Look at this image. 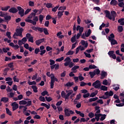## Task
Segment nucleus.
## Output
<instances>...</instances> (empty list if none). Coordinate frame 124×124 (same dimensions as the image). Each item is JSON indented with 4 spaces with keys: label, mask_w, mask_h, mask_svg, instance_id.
<instances>
[{
    "label": "nucleus",
    "mask_w": 124,
    "mask_h": 124,
    "mask_svg": "<svg viewBox=\"0 0 124 124\" xmlns=\"http://www.w3.org/2000/svg\"><path fill=\"white\" fill-rule=\"evenodd\" d=\"M28 41L29 42H31V43H33V37L31 36L30 38H29Z\"/></svg>",
    "instance_id": "69168bd1"
},
{
    "label": "nucleus",
    "mask_w": 124,
    "mask_h": 124,
    "mask_svg": "<svg viewBox=\"0 0 124 124\" xmlns=\"http://www.w3.org/2000/svg\"><path fill=\"white\" fill-rule=\"evenodd\" d=\"M39 52H40V49H39V48H36L35 49L34 53L36 55H37L38 54V53H39Z\"/></svg>",
    "instance_id": "4d7b16f0"
},
{
    "label": "nucleus",
    "mask_w": 124,
    "mask_h": 124,
    "mask_svg": "<svg viewBox=\"0 0 124 124\" xmlns=\"http://www.w3.org/2000/svg\"><path fill=\"white\" fill-rule=\"evenodd\" d=\"M114 38H115V35H114V33H112L108 37V41H110V40H112Z\"/></svg>",
    "instance_id": "aec40b11"
},
{
    "label": "nucleus",
    "mask_w": 124,
    "mask_h": 124,
    "mask_svg": "<svg viewBox=\"0 0 124 124\" xmlns=\"http://www.w3.org/2000/svg\"><path fill=\"white\" fill-rule=\"evenodd\" d=\"M64 62H66L64 63V66H68L69 65V67L70 68H72V67H73L74 63H73V62H71V59H70V58H69V57H66L64 59Z\"/></svg>",
    "instance_id": "f257e3e1"
},
{
    "label": "nucleus",
    "mask_w": 124,
    "mask_h": 124,
    "mask_svg": "<svg viewBox=\"0 0 124 124\" xmlns=\"http://www.w3.org/2000/svg\"><path fill=\"white\" fill-rule=\"evenodd\" d=\"M6 91L7 93H10L11 92H12V89H10V87H9V86H8L6 88Z\"/></svg>",
    "instance_id": "0e129e2a"
},
{
    "label": "nucleus",
    "mask_w": 124,
    "mask_h": 124,
    "mask_svg": "<svg viewBox=\"0 0 124 124\" xmlns=\"http://www.w3.org/2000/svg\"><path fill=\"white\" fill-rule=\"evenodd\" d=\"M9 8H10V6H7L5 7H2L1 8V10L2 11H7V10H8V9H9Z\"/></svg>",
    "instance_id": "f704fd0d"
},
{
    "label": "nucleus",
    "mask_w": 124,
    "mask_h": 124,
    "mask_svg": "<svg viewBox=\"0 0 124 124\" xmlns=\"http://www.w3.org/2000/svg\"><path fill=\"white\" fill-rule=\"evenodd\" d=\"M9 12L10 13H17L18 12V10L16 8L12 7L11 9L9 10Z\"/></svg>",
    "instance_id": "2eb2a0df"
},
{
    "label": "nucleus",
    "mask_w": 124,
    "mask_h": 124,
    "mask_svg": "<svg viewBox=\"0 0 124 124\" xmlns=\"http://www.w3.org/2000/svg\"><path fill=\"white\" fill-rule=\"evenodd\" d=\"M83 54H84V55H85V56L87 57V58H92V56L91 55V54L90 53H87V52H84L83 53Z\"/></svg>",
    "instance_id": "bf43d9fd"
},
{
    "label": "nucleus",
    "mask_w": 124,
    "mask_h": 124,
    "mask_svg": "<svg viewBox=\"0 0 124 124\" xmlns=\"http://www.w3.org/2000/svg\"><path fill=\"white\" fill-rule=\"evenodd\" d=\"M45 99L47 102H50V101H52V100H53V98H52L51 97L46 96Z\"/></svg>",
    "instance_id": "a18cd8bd"
},
{
    "label": "nucleus",
    "mask_w": 124,
    "mask_h": 124,
    "mask_svg": "<svg viewBox=\"0 0 124 124\" xmlns=\"http://www.w3.org/2000/svg\"><path fill=\"white\" fill-rule=\"evenodd\" d=\"M112 17H116L117 16V13L115 11H112L111 12Z\"/></svg>",
    "instance_id": "6e6d98bb"
},
{
    "label": "nucleus",
    "mask_w": 124,
    "mask_h": 124,
    "mask_svg": "<svg viewBox=\"0 0 124 124\" xmlns=\"http://www.w3.org/2000/svg\"><path fill=\"white\" fill-rule=\"evenodd\" d=\"M44 18V15H40L39 16V21H40V23L41 24H42V22L43 21Z\"/></svg>",
    "instance_id": "e433bc0d"
},
{
    "label": "nucleus",
    "mask_w": 124,
    "mask_h": 124,
    "mask_svg": "<svg viewBox=\"0 0 124 124\" xmlns=\"http://www.w3.org/2000/svg\"><path fill=\"white\" fill-rule=\"evenodd\" d=\"M51 81H50V89H53L54 88V83L55 82H58L59 79L57 78H55V76L53 75V76L50 77Z\"/></svg>",
    "instance_id": "7ed1b4c3"
},
{
    "label": "nucleus",
    "mask_w": 124,
    "mask_h": 124,
    "mask_svg": "<svg viewBox=\"0 0 124 124\" xmlns=\"http://www.w3.org/2000/svg\"><path fill=\"white\" fill-rule=\"evenodd\" d=\"M74 54V51L69 50L68 52L66 54V56H70Z\"/></svg>",
    "instance_id": "4c0bfd02"
},
{
    "label": "nucleus",
    "mask_w": 124,
    "mask_h": 124,
    "mask_svg": "<svg viewBox=\"0 0 124 124\" xmlns=\"http://www.w3.org/2000/svg\"><path fill=\"white\" fill-rule=\"evenodd\" d=\"M36 15V14L33 13V12H32L31 13V14L28 16V19H32V17H35Z\"/></svg>",
    "instance_id": "5701e85b"
},
{
    "label": "nucleus",
    "mask_w": 124,
    "mask_h": 124,
    "mask_svg": "<svg viewBox=\"0 0 124 124\" xmlns=\"http://www.w3.org/2000/svg\"><path fill=\"white\" fill-rule=\"evenodd\" d=\"M45 38H42V39H40L39 40H37L36 41V44L37 46H39L41 43H43V42L45 41Z\"/></svg>",
    "instance_id": "9b49d317"
},
{
    "label": "nucleus",
    "mask_w": 124,
    "mask_h": 124,
    "mask_svg": "<svg viewBox=\"0 0 124 124\" xmlns=\"http://www.w3.org/2000/svg\"><path fill=\"white\" fill-rule=\"evenodd\" d=\"M43 31L46 35H48V34H49V32H48V29H47V28H43Z\"/></svg>",
    "instance_id": "58836bf2"
},
{
    "label": "nucleus",
    "mask_w": 124,
    "mask_h": 124,
    "mask_svg": "<svg viewBox=\"0 0 124 124\" xmlns=\"http://www.w3.org/2000/svg\"><path fill=\"white\" fill-rule=\"evenodd\" d=\"M115 51L113 50H110L108 52V55L110 58L113 59V60H116L117 59V56H116V54H114Z\"/></svg>",
    "instance_id": "423d86ee"
},
{
    "label": "nucleus",
    "mask_w": 124,
    "mask_h": 124,
    "mask_svg": "<svg viewBox=\"0 0 124 124\" xmlns=\"http://www.w3.org/2000/svg\"><path fill=\"white\" fill-rule=\"evenodd\" d=\"M14 63L13 62H11L8 64V67H10V68H13L14 67Z\"/></svg>",
    "instance_id": "de8ad7c7"
},
{
    "label": "nucleus",
    "mask_w": 124,
    "mask_h": 124,
    "mask_svg": "<svg viewBox=\"0 0 124 124\" xmlns=\"http://www.w3.org/2000/svg\"><path fill=\"white\" fill-rule=\"evenodd\" d=\"M63 60H64V57H62L60 58H58V59H56V62H61L62 61H63Z\"/></svg>",
    "instance_id": "5fc2aeb1"
},
{
    "label": "nucleus",
    "mask_w": 124,
    "mask_h": 124,
    "mask_svg": "<svg viewBox=\"0 0 124 124\" xmlns=\"http://www.w3.org/2000/svg\"><path fill=\"white\" fill-rule=\"evenodd\" d=\"M0 17H5V16H7V13H3L2 11L0 12Z\"/></svg>",
    "instance_id": "a19ab883"
},
{
    "label": "nucleus",
    "mask_w": 124,
    "mask_h": 124,
    "mask_svg": "<svg viewBox=\"0 0 124 124\" xmlns=\"http://www.w3.org/2000/svg\"><path fill=\"white\" fill-rule=\"evenodd\" d=\"M110 5H117L118 1L116 0H111L110 3Z\"/></svg>",
    "instance_id": "cd10ccee"
},
{
    "label": "nucleus",
    "mask_w": 124,
    "mask_h": 124,
    "mask_svg": "<svg viewBox=\"0 0 124 124\" xmlns=\"http://www.w3.org/2000/svg\"><path fill=\"white\" fill-rule=\"evenodd\" d=\"M113 94H114V93L112 91L106 92L105 93V95L106 96H112Z\"/></svg>",
    "instance_id": "f3484780"
},
{
    "label": "nucleus",
    "mask_w": 124,
    "mask_h": 124,
    "mask_svg": "<svg viewBox=\"0 0 124 124\" xmlns=\"http://www.w3.org/2000/svg\"><path fill=\"white\" fill-rule=\"evenodd\" d=\"M11 32L9 31H7L6 32V36H7L8 38L9 39H11Z\"/></svg>",
    "instance_id": "09e8293b"
},
{
    "label": "nucleus",
    "mask_w": 124,
    "mask_h": 124,
    "mask_svg": "<svg viewBox=\"0 0 124 124\" xmlns=\"http://www.w3.org/2000/svg\"><path fill=\"white\" fill-rule=\"evenodd\" d=\"M13 80L14 82H17V83H19V79L17 78V76H15L14 77Z\"/></svg>",
    "instance_id": "864d4df0"
},
{
    "label": "nucleus",
    "mask_w": 124,
    "mask_h": 124,
    "mask_svg": "<svg viewBox=\"0 0 124 124\" xmlns=\"http://www.w3.org/2000/svg\"><path fill=\"white\" fill-rule=\"evenodd\" d=\"M107 75H108V74H107V72L104 71H101V79H104L105 77H107Z\"/></svg>",
    "instance_id": "4468645a"
},
{
    "label": "nucleus",
    "mask_w": 124,
    "mask_h": 124,
    "mask_svg": "<svg viewBox=\"0 0 124 124\" xmlns=\"http://www.w3.org/2000/svg\"><path fill=\"white\" fill-rule=\"evenodd\" d=\"M29 6H34V2L32 1H30L29 2Z\"/></svg>",
    "instance_id": "774afa93"
},
{
    "label": "nucleus",
    "mask_w": 124,
    "mask_h": 124,
    "mask_svg": "<svg viewBox=\"0 0 124 124\" xmlns=\"http://www.w3.org/2000/svg\"><path fill=\"white\" fill-rule=\"evenodd\" d=\"M80 43H81V45H83V46L84 45L85 48H87L89 45L88 43H86V41H85L83 40L81 41Z\"/></svg>",
    "instance_id": "6ab92c4d"
},
{
    "label": "nucleus",
    "mask_w": 124,
    "mask_h": 124,
    "mask_svg": "<svg viewBox=\"0 0 124 124\" xmlns=\"http://www.w3.org/2000/svg\"><path fill=\"white\" fill-rule=\"evenodd\" d=\"M118 31L120 32H122L123 31H124V28H123V26H120L118 27Z\"/></svg>",
    "instance_id": "e2e57ef3"
},
{
    "label": "nucleus",
    "mask_w": 124,
    "mask_h": 124,
    "mask_svg": "<svg viewBox=\"0 0 124 124\" xmlns=\"http://www.w3.org/2000/svg\"><path fill=\"white\" fill-rule=\"evenodd\" d=\"M75 112L76 114H77L78 115H79V116L80 117H82V118H85V114L81 112V111L76 110Z\"/></svg>",
    "instance_id": "a211bd4d"
},
{
    "label": "nucleus",
    "mask_w": 124,
    "mask_h": 124,
    "mask_svg": "<svg viewBox=\"0 0 124 124\" xmlns=\"http://www.w3.org/2000/svg\"><path fill=\"white\" fill-rule=\"evenodd\" d=\"M44 5H46V7L47 8H52L53 7V4L51 3H47L46 4L45 3Z\"/></svg>",
    "instance_id": "412c9836"
},
{
    "label": "nucleus",
    "mask_w": 124,
    "mask_h": 124,
    "mask_svg": "<svg viewBox=\"0 0 124 124\" xmlns=\"http://www.w3.org/2000/svg\"><path fill=\"white\" fill-rule=\"evenodd\" d=\"M73 93V91H70V92L68 93H67V94H66V95H65V97H64V99L65 100H66V99H69V96H70V95H71V94H72Z\"/></svg>",
    "instance_id": "ddd939ff"
},
{
    "label": "nucleus",
    "mask_w": 124,
    "mask_h": 124,
    "mask_svg": "<svg viewBox=\"0 0 124 124\" xmlns=\"http://www.w3.org/2000/svg\"><path fill=\"white\" fill-rule=\"evenodd\" d=\"M31 89H32L34 93H37V92H38L37 90V87H36L35 85H32L31 86Z\"/></svg>",
    "instance_id": "72a5a7b5"
},
{
    "label": "nucleus",
    "mask_w": 124,
    "mask_h": 124,
    "mask_svg": "<svg viewBox=\"0 0 124 124\" xmlns=\"http://www.w3.org/2000/svg\"><path fill=\"white\" fill-rule=\"evenodd\" d=\"M32 30L33 31H40V32H43V28H40V27H35V26H32L31 27Z\"/></svg>",
    "instance_id": "6e6552de"
},
{
    "label": "nucleus",
    "mask_w": 124,
    "mask_h": 124,
    "mask_svg": "<svg viewBox=\"0 0 124 124\" xmlns=\"http://www.w3.org/2000/svg\"><path fill=\"white\" fill-rule=\"evenodd\" d=\"M46 94H47V95H49V94H48V92H47V91H43V92L41 93V95H42L43 96H45V95H46Z\"/></svg>",
    "instance_id": "603ef678"
},
{
    "label": "nucleus",
    "mask_w": 124,
    "mask_h": 124,
    "mask_svg": "<svg viewBox=\"0 0 124 124\" xmlns=\"http://www.w3.org/2000/svg\"><path fill=\"white\" fill-rule=\"evenodd\" d=\"M9 100V99L7 97H2L0 101H2L3 102H4V103H7Z\"/></svg>",
    "instance_id": "c756f323"
},
{
    "label": "nucleus",
    "mask_w": 124,
    "mask_h": 124,
    "mask_svg": "<svg viewBox=\"0 0 124 124\" xmlns=\"http://www.w3.org/2000/svg\"><path fill=\"white\" fill-rule=\"evenodd\" d=\"M77 31L83 32L84 31V27H82L80 25H78L77 27Z\"/></svg>",
    "instance_id": "4be33fe9"
},
{
    "label": "nucleus",
    "mask_w": 124,
    "mask_h": 124,
    "mask_svg": "<svg viewBox=\"0 0 124 124\" xmlns=\"http://www.w3.org/2000/svg\"><path fill=\"white\" fill-rule=\"evenodd\" d=\"M6 111L7 115H9V116H12V113L11 112L10 110L8 108H6Z\"/></svg>",
    "instance_id": "ea45409f"
},
{
    "label": "nucleus",
    "mask_w": 124,
    "mask_h": 124,
    "mask_svg": "<svg viewBox=\"0 0 124 124\" xmlns=\"http://www.w3.org/2000/svg\"><path fill=\"white\" fill-rule=\"evenodd\" d=\"M118 5L120 7H123V9H122L121 11H122V12H124V2H120L118 4Z\"/></svg>",
    "instance_id": "a878e982"
},
{
    "label": "nucleus",
    "mask_w": 124,
    "mask_h": 124,
    "mask_svg": "<svg viewBox=\"0 0 124 124\" xmlns=\"http://www.w3.org/2000/svg\"><path fill=\"white\" fill-rule=\"evenodd\" d=\"M12 106L13 107V111H15V110H17L18 108H19V105L15 102L12 104Z\"/></svg>",
    "instance_id": "9d476101"
},
{
    "label": "nucleus",
    "mask_w": 124,
    "mask_h": 124,
    "mask_svg": "<svg viewBox=\"0 0 124 124\" xmlns=\"http://www.w3.org/2000/svg\"><path fill=\"white\" fill-rule=\"evenodd\" d=\"M105 13L106 14V18H108L109 20H112V16H111V13H110V11L108 10H105Z\"/></svg>",
    "instance_id": "1a4fd4ad"
},
{
    "label": "nucleus",
    "mask_w": 124,
    "mask_h": 124,
    "mask_svg": "<svg viewBox=\"0 0 124 124\" xmlns=\"http://www.w3.org/2000/svg\"><path fill=\"white\" fill-rule=\"evenodd\" d=\"M22 122H23V121H22V120L21 119H19V120L18 121H15L14 124H22Z\"/></svg>",
    "instance_id": "680f3d73"
},
{
    "label": "nucleus",
    "mask_w": 124,
    "mask_h": 124,
    "mask_svg": "<svg viewBox=\"0 0 124 124\" xmlns=\"http://www.w3.org/2000/svg\"><path fill=\"white\" fill-rule=\"evenodd\" d=\"M63 12H64V11L58 12V16L59 19H60V18H62V15H63Z\"/></svg>",
    "instance_id": "c85d7f7f"
},
{
    "label": "nucleus",
    "mask_w": 124,
    "mask_h": 124,
    "mask_svg": "<svg viewBox=\"0 0 124 124\" xmlns=\"http://www.w3.org/2000/svg\"><path fill=\"white\" fill-rule=\"evenodd\" d=\"M93 71L97 75H99V74H100V71L99 70V69H96Z\"/></svg>",
    "instance_id": "3c124183"
},
{
    "label": "nucleus",
    "mask_w": 124,
    "mask_h": 124,
    "mask_svg": "<svg viewBox=\"0 0 124 124\" xmlns=\"http://www.w3.org/2000/svg\"><path fill=\"white\" fill-rule=\"evenodd\" d=\"M4 19L6 21H9L11 20V16L7 15L5 16H4Z\"/></svg>",
    "instance_id": "37998d69"
},
{
    "label": "nucleus",
    "mask_w": 124,
    "mask_h": 124,
    "mask_svg": "<svg viewBox=\"0 0 124 124\" xmlns=\"http://www.w3.org/2000/svg\"><path fill=\"white\" fill-rule=\"evenodd\" d=\"M71 41L72 43H74L76 41V35H75L71 38Z\"/></svg>",
    "instance_id": "c03bdc74"
},
{
    "label": "nucleus",
    "mask_w": 124,
    "mask_h": 124,
    "mask_svg": "<svg viewBox=\"0 0 124 124\" xmlns=\"http://www.w3.org/2000/svg\"><path fill=\"white\" fill-rule=\"evenodd\" d=\"M89 67L90 69H95V68H97V67L95 65H89Z\"/></svg>",
    "instance_id": "49530a36"
},
{
    "label": "nucleus",
    "mask_w": 124,
    "mask_h": 124,
    "mask_svg": "<svg viewBox=\"0 0 124 124\" xmlns=\"http://www.w3.org/2000/svg\"><path fill=\"white\" fill-rule=\"evenodd\" d=\"M39 100L40 101H42L43 102H45L46 100H45V97L42 96H40L39 97Z\"/></svg>",
    "instance_id": "8fccbe9b"
},
{
    "label": "nucleus",
    "mask_w": 124,
    "mask_h": 124,
    "mask_svg": "<svg viewBox=\"0 0 124 124\" xmlns=\"http://www.w3.org/2000/svg\"><path fill=\"white\" fill-rule=\"evenodd\" d=\"M85 33L86 37H89V36L91 35V34L92 33V30H91V29H89L87 33L85 32Z\"/></svg>",
    "instance_id": "2f4dec72"
},
{
    "label": "nucleus",
    "mask_w": 124,
    "mask_h": 124,
    "mask_svg": "<svg viewBox=\"0 0 124 124\" xmlns=\"http://www.w3.org/2000/svg\"><path fill=\"white\" fill-rule=\"evenodd\" d=\"M37 75H38V74L36 73L33 76V77H32V80H36V79L37 78Z\"/></svg>",
    "instance_id": "052dcab7"
},
{
    "label": "nucleus",
    "mask_w": 124,
    "mask_h": 124,
    "mask_svg": "<svg viewBox=\"0 0 124 124\" xmlns=\"http://www.w3.org/2000/svg\"><path fill=\"white\" fill-rule=\"evenodd\" d=\"M49 62H50V65H53L55 63V61L52 59L49 60Z\"/></svg>",
    "instance_id": "338daca9"
},
{
    "label": "nucleus",
    "mask_w": 124,
    "mask_h": 124,
    "mask_svg": "<svg viewBox=\"0 0 124 124\" xmlns=\"http://www.w3.org/2000/svg\"><path fill=\"white\" fill-rule=\"evenodd\" d=\"M92 86H94L95 89H100L101 84L100 83V81L99 80H97L93 83Z\"/></svg>",
    "instance_id": "20e7f679"
},
{
    "label": "nucleus",
    "mask_w": 124,
    "mask_h": 124,
    "mask_svg": "<svg viewBox=\"0 0 124 124\" xmlns=\"http://www.w3.org/2000/svg\"><path fill=\"white\" fill-rule=\"evenodd\" d=\"M27 103V102L25 100H21L19 102V105H26Z\"/></svg>",
    "instance_id": "c9c22d12"
},
{
    "label": "nucleus",
    "mask_w": 124,
    "mask_h": 124,
    "mask_svg": "<svg viewBox=\"0 0 124 124\" xmlns=\"http://www.w3.org/2000/svg\"><path fill=\"white\" fill-rule=\"evenodd\" d=\"M106 119V114H102V116L101 117L100 120V121H104V119Z\"/></svg>",
    "instance_id": "13d9d810"
},
{
    "label": "nucleus",
    "mask_w": 124,
    "mask_h": 124,
    "mask_svg": "<svg viewBox=\"0 0 124 124\" xmlns=\"http://www.w3.org/2000/svg\"><path fill=\"white\" fill-rule=\"evenodd\" d=\"M73 85H74V83H73V82H68L64 85V87H69V88H70V87H72Z\"/></svg>",
    "instance_id": "bb28decb"
},
{
    "label": "nucleus",
    "mask_w": 124,
    "mask_h": 124,
    "mask_svg": "<svg viewBox=\"0 0 124 124\" xmlns=\"http://www.w3.org/2000/svg\"><path fill=\"white\" fill-rule=\"evenodd\" d=\"M64 113L65 116H66L67 117H70L71 114L72 115L74 114V111L70 110L69 108H65Z\"/></svg>",
    "instance_id": "39448f33"
},
{
    "label": "nucleus",
    "mask_w": 124,
    "mask_h": 124,
    "mask_svg": "<svg viewBox=\"0 0 124 124\" xmlns=\"http://www.w3.org/2000/svg\"><path fill=\"white\" fill-rule=\"evenodd\" d=\"M101 116H102V114H101V113L99 114H95V119H96L97 122H98V121H99V118L100 117H101Z\"/></svg>",
    "instance_id": "b1692460"
},
{
    "label": "nucleus",
    "mask_w": 124,
    "mask_h": 124,
    "mask_svg": "<svg viewBox=\"0 0 124 124\" xmlns=\"http://www.w3.org/2000/svg\"><path fill=\"white\" fill-rule=\"evenodd\" d=\"M109 42L111 43V45H116V44H118V42H117V40L115 39L110 40V41H109Z\"/></svg>",
    "instance_id": "393cba45"
},
{
    "label": "nucleus",
    "mask_w": 124,
    "mask_h": 124,
    "mask_svg": "<svg viewBox=\"0 0 124 124\" xmlns=\"http://www.w3.org/2000/svg\"><path fill=\"white\" fill-rule=\"evenodd\" d=\"M100 90L101 91H108V87H106L104 85H102L100 87Z\"/></svg>",
    "instance_id": "473e14b6"
},
{
    "label": "nucleus",
    "mask_w": 124,
    "mask_h": 124,
    "mask_svg": "<svg viewBox=\"0 0 124 124\" xmlns=\"http://www.w3.org/2000/svg\"><path fill=\"white\" fill-rule=\"evenodd\" d=\"M16 32L14 33V35L16 36H20V37H23V31H24V29L22 28H20L19 29H16Z\"/></svg>",
    "instance_id": "f03ea898"
},
{
    "label": "nucleus",
    "mask_w": 124,
    "mask_h": 124,
    "mask_svg": "<svg viewBox=\"0 0 124 124\" xmlns=\"http://www.w3.org/2000/svg\"><path fill=\"white\" fill-rule=\"evenodd\" d=\"M80 68V66L78 65H75L72 68L71 71H73V72L74 73H76L77 72V69H78V68Z\"/></svg>",
    "instance_id": "dca6fc26"
},
{
    "label": "nucleus",
    "mask_w": 124,
    "mask_h": 124,
    "mask_svg": "<svg viewBox=\"0 0 124 124\" xmlns=\"http://www.w3.org/2000/svg\"><path fill=\"white\" fill-rule=\"evenodd\" d=\"M98 99V97H95V98H91L89 99V101L87 102L88 103L89 102H93V101H96Z\"/></svg>",
    "instance_id": "7c9ffc66"
},
{
    "label": "nucleus",
    "mask_w": 124,
    "mask_h": 124,
    "mask_svg": "<svg viewBox=\"0 0 124 124\" xmlns=\"http://www.w3.org/2000/svg\"><path fill=\"white\" fill-rule=\"evenodd\" d=\"M89 75H90L91 78H93V77H94V76L95 75V72H94V71L90 72Z\"/></svg>",
    "instance_id": "79ce46f5"
},
{
    "label": "nucleus",
    "mask_w": 124,
    "mask_h": 124,
    "mask_svg": "<svg viewBox=\"0 0 124 124\" xmlns=\"http://www.w3.org/2000/svg\"><path fill=\"white\" fill-rule=\"evenodd\" d=\"M73 93V91H70V92L68 93H67V94H66V95H65V97H64V99L65 100H66V99H69V96H70V95H71V94H72Z\"/></svg>",
    "instance_id": "f8f14e48"
},
{
    "label": "nucleus",
    "mask_w": 124,
    "mask_h": 124,
    "mask_svg": "<svg viewBox=\"0 0 124 124\" xmlns=\"http://www.w3.org/2000/svg\"><path fill=\"white\" fill-rule=\"evenodd\" d=\"M17 9L19 11L18 14L21 16V17H23L24 15H25L24 13L25 12V10L24 9L22 8L20 6L17 7Z\"/></svg>",
    "instance_id": "0eeeda50"
}]
</instances>
